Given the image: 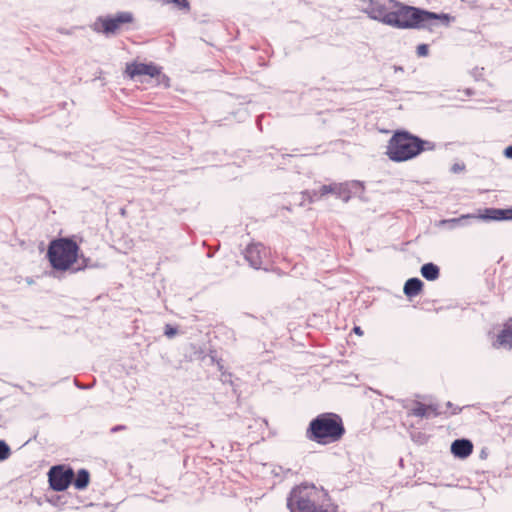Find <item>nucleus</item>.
Listing matches in <instances>:
<instances>
[{
  "label": "nucleus",
  "mask_w": 512,
  "mask_h": 512,
  "mask_svg": "<svg viewBox=\"0 0 512 512\" xmlns=\"http://www.w3.org/2000/svg\"><path fill=\"white\" fill-rule=\"evenodd\" d=\"M335 195L340 198L344 202H348L351 198V191L348 187V184L339 183V187L335 193Z\"/></svg>",
  "instance_id": "obj_19"
},
{
  "label": "nucleus",
  "mask_w": 512,
  "mask_h": 512,
  "mask_svg": "<svg viewBox=\"0 0 512 512\" xmlns=\"http://www.w3.org/2000/svg\"><path fill=\"white\" fill-rule=\"evenodd\" d=\"M90 480V474L86 469H80L77 472L76 478L74 479V486L76 489L83 490L85 489Z\"/></svg>",
  "instance_id": "obj_17"
},
{
  "label": "nucleus",
  "mask_w": 512,
  "mask_h": 512,
  "mask_svg": "<svg viewBox=\"0 0 512 512\" xmlns=\"http://www.w3.org/2000/svg\"><path fill=\"white\" fill-rule=\"evenodd\" d=\"M504 155H505L507 158L512 159V145L508 146V147L504 150Z\"/></svg>",
  "instance_id": "obj_27"
},
{
  "label": "nucleus",
  "mask_w": 512,
  "mask_h": 512,
  "mask_svg": "<svg viewBox=\"0 0 512 512\" xmlns=\"http://www.w3.org/2000/svg\"><path fill=\"white\" fill-rule=\"evenodd\" d=\"M416 52L419 57H426L429 53V47L427 44H420L417 46Z\"/></svg>",
  "instance_id": "obj_24"
},
{
  "label": "nucleus",
  "mask_w": 512,
  "mask_h": 512,
  "mask_svg": "<svg viewBox=\"0 0 512 512\" xmlns=\"http://www.w3.org/2000/svg\"><path fill=\"white\" fill-rule=\"evenodd\" d=\"M453 18L448 14H437L395 2L385 24L399 29H429L441 23L448 26Z\"/></svg>",
  "instance_id": "obj_1"
},
{
  "label": "nucleus",
  "mask_w": 512,
  "mask_h": 512,
  "mask_svg": "<svg viewBox=\"0 0 512 512\" xmlns=\"http://www.w3.org/2000/svg\"><path fill=\"white\" fill-rule=\"evenodd\" d=\"M85 267H87V264H84V265H82L81 267H78V268L76 269V271L81 270V269H84Z\"/></svg>",
  "instance_id": "obj_30"
},
{
  "label": "nucleus",
  "mask_w": 512,
  "mask_h": 512,
  "mask_svg": "<svg viewBox=\"0 0 512 512\" xmlns=\"http://www.w3.org/2000/svg\"><path fill=\"white\" fill-rule=\"evenodd\" d=\"M502 221L512 220V208H486L483 211L479 210L478 213L463 214L457 218L442 219L439 221L438 226L445 227L449 230L458 227H466L471 225L474 221Z\"/></svg>",
  "instance_id": "obj_6"
},
{
  "label": "nucleus",
  "mask_w": 512,
  "mask_h": 512,
  "mask_svg": "<svg viewBox=\"0 0 512 512\" xmlns=\"http://www.w3.org/2000/svg\"><path fill=\"white\" fill-rule=\"evenodd\" d=\"M125 74L131 79L144 75L152 78L159 74V66L153 62L140 63L134 61L126 64Z\"/></svg>",
  "instance_id": "obj_11"
},
{
  "label": "nucleus",
  "mask_w": 512,
  "mask_h": 512,
  "mask_svg": "<svg viewBox=\"0 0 512 512\" xmlns=\"http://www.w3.org/2000/svg\"><path fill=\"white\" fill-rule=\"evenodd\" d=\"M50 487L55 491H64L74 479V472L71 468L58 465L53 466L48 473Z\"/></svg>",
  "instance_id": "obj_10"
},
{
  "label": "nucleus",
  "mask_w": 512,
  "mask_h": 512,
  "mask_svg": "<svg viewBox=\"0 0 512 512\" xmlns=\"http://www.w3.org/2000/svg\"><path fill=\"white\" fill-rule=\"evenodd\" d=\"M322 196H320V189L319 190H307L303 192V198L307 199L309 203H312L318 199H320Z\"/></svg>",
  "instance_id": "obj_21"
},
{
  "label": "nucleus",
  "mask_w": 512,
  "mask_h": 512,
  "mask_svg": "<svg viewBox=\"0 0 512 512\" xmlns=\"http://www.w3.org/2000/svg\"><path fill=\"white\" fill-rule=\"evenodd\" d=\"M153 78L156 79L157 85L164 86L165 88L170 87V79L166 74L162 73V67L159 66V74L155 75Z\"/></svg>",
  "instance_id": "obj_20"
},
{
  "label": "nucleus",
  "mask_w": 512,
  "mask_h": 512,
  "mask_svg": "<svg viewBox=\"0 0 512 512\" xmlns=\"http://www.w3.org/2000/svg\"><path fill=\"white\" fill-rule=\"evenodd\" d=\"M362 10L372 19L386 23L387 18L395 7V0H359Z\"/></svg>",
  "instance_id": "obj_8"
},
{
  "label": "nucleus",
  "mask_w": 512,
  "mask_h": 512,
  "mask_svg": "<svg viewBox=\"0 0 512 512\" xmlns=\"http://www.w3.org/2000/svg\"><path fill=\"white\" fill-rule=\"evenodd\" d=\"M162 5L173 4L180 11L189 12L191 7L188 0H160Z\"/></svg>",
  "instance_id": "obj_18"
},
{
  "label": "nucleus",
  "mask_w": 512,
  "mask_h": 512,
  "mask_svg": "<svg viewBox=\"0 0 512 512\" xmlns=\"http://www.w3.org/2000/svg\"><path fill=\"white\" fill-rule=\"evenodd\" d=\"M133 16L129 12L118 13L115 17H99L93 25L96 32H102L105 35L116 33L122 24L130 23Z\"/></svg>",
  "instance_id": "obj_9"
},
{
  "label": "nucleus",
  "mask_w": 512,
  "mask_h": 512,
  "mask_svg": "<svg viewBox=\"0 0 512 512\" xmlns=\"http://www.w3.org/2000/svg\"><path fill=\"white\" fill-rule=\"evenodd\" d=\"M244 257L254 269L268 270L271 263V252L261 243H252L244 251Z\"/></svg>",
  "instance_id": "obj_7"
},
{
  "label": "nucleus",
  "mask_w": 512,
  "mask_h": 512,
  "mask_svg": "<svg viewBox=\"0 0 512 512\" xmlns=\"http://www.w3.org/2000/svg\"><path fill=\"white\" fill-rule=\"evenodd\" d=\"M423 288V282L419 278H410L404 285V294L409 297L417 296Z\"/></svg>",
  "instance_id": "obj_15"
},
{
  "label": "nucleus",
  "mask_w": 512,
  "mask_h": 512,
  "mask_svg": "<svg viewBox=\"0 0 512 512\" xmlns=\"http://www.w3.org/2000/svg\"><path fill=\"white\" fill-rule=\"evenodd\" d=\"M496 348L512 349V318H510L503 326V329L497 335L496 341L493 343Z\"/></svg>",
  "instance_id": "obj_12"
},
{
  "label": "nucleus",
  "mask_w": 512,
  "mask_h": 512,
  "mask_svg": "<svg viewBox=\"0 0 512 512\" xmlns=\"http://www.w3.org/2000/svg\"><path fill=\"white\" fill-rule=\"evenodd\" d=\"M404 408L409 409L408 414L413 415L420 418H428L430 416V412H433L434 415H437L436 409L433 408L432 405H425L421 402L415 401L413 403V407L409 408L408 405H403Z\"/></svg>",
  "instance_id": "obj_14"
},
{
  "label": "nucleus",
  "mask_w": 512,
  "mask_h": 512,
  "mask_svg": "<svg viewBox=\"0 0 512 512\" xmlns=\"http://www.w3.org/2000/svg\"><path fill=\"white\" fill-rule=\"evenodd\" d=\"M462 169H463V167H461L459 164H455V165L452 167V170H453L454 172L460 171V170H462Z\"/></svg>",
  "instance_id": "obj_28"
},
{
  "label": "nucleus",
  "mask_w": 512,
  "mask_h": 512,
  "mask_svg": "<svg viewBox=\"0 0 512 512\" xmlns=\"http://www.w3.org/2000/svg\"><path fill=\"white\" fill-rule=\"evenodd\" d=\"M451 452L458 458H467L473 452V444L468 439H456L452 442Z\"/></svg>",
  "instance_id": "obj_13"
},
{
  "label": "nucleus",
  "mask_w": 512,
  "mask_h": 512,
  "mask_svg": "<svg viewBox=\"0 0 512 512\" xmlns=\"http://www.w3.org/2000/svg\"><path fill=\"white\" fill-rule=\"evenodd\" d=\"M79 246L70 238H59L50 242L47 257L51 266L58 271H66L78 259Z\"/></svg>",
  "instance_id": "obj_5"
},
{
  "label": "nucleus",
  "mask_w": 512,
  "mask_h": 512,
  "mask_svg": "<svg viewBox=\"0 0 512 512\" xmlns=\"http://www.w3.org/2000/svg\"><path fill=\"white\" fill-rule=\"evenodd\" d=\"M126 426L125 425H116L114 427L111 428V433H116V432H119V431H123V430H126Z\"/></svg>",
  "instance_id": "obj_26"
},
{
  "label": "nucleus",
  "mask_w": 512,
  "mask_h": 512,
  "mask_svg": "<svg viewBox=\"0 0 512 512\" xmlns=\"http://www.w3.org/2000/svg\"><path fill=\"white\" fill-rule=\"evenodd\" d=\"M121 214H122V215H125V214H126L125 209H121Z\"/></svg>",
  "instance_id": "obj_31"
},
{
  "label": "nucleus",
  "mask_w": 512,
  "mask_h": 512,
  "mask_svg": "<svg viewBox=\"0 0 512 512\" xmlns=\"http://www.w3.org/2000/svg\"><path fill=\"white\" fill-rule=\"evenodd\" d=\"M177 330L176 328H173L169 325L166 326V330H165V335H167L168 337H172L176 334Z\"/></svg>",
  "instance_id": "obj_25"
},
{
  "label": "nucleus",
  "mask_w": 512,
  "mask_h": 512,
  "mask_svg": "<svg viewBox=\"0 0 512 512\" xmlns=\"http://www.w3.org/2000/svg\"><path fill=\"white\" fill-rule=\"evenodd\" d=\"M331 505L328 492L313 484L296 486L287 498L290 512H330Z\"/></svg>",
  "instance_id": "obj_2"
},
{
  "label": "nucleus",
  "mask_w": 512,
  "mask_h": 512,
  "mask_svg": "<svg viewBox=\"0 0 512 512\" xmlns=\"http://www.w3.org/2000/svg\"><path fill=\"white\" fill-rule=\"evenodd\" d=\"M353 330H354V332H355L356 334H358V335H362V334H363V331H362V330H361V328H360V327H358V326H355Z\"/></svg>",
  "instance_id": "obj_29"
},
{
  "label": "nucleus",
  "mask_w": 512,
  "mask_h": 512,
  "mask_svg": "<svg viewBox=\"0 0 512 512\" xmlns=\"http://www.w3.org/2000/svg\"><path fill=\"white\" fill-rule=\"evenodd\" d=\"M339 187V183H334L330 185H322L320 187V196H325L329 193L335 194Z\"/></svg>",
  "instance_id": "obj_23"
},
{
  "label": "nucleus",
  "mask_w": 512,
  "mask_h": 512,
  "mask_svg": "<svg viewBox=\"0 0 512 512\" xmlns=\"http://www.w3.org/2000/svg\"><path fill=\"white\" fill-rule=\"evenodd\" d=\"M425 149H432L430 142L407 131H397L388 141L386 155L394 162H404L415 158Z\"/></svg>",
  "instance_id": "obj_4"
},
{
  "label": "nucleus",
  "mask_w": 512,
  "mask_h": 512,
  "mask_svg": "<svg viewBox=\"0 0 512 512\" xmlns=\"http://www.w3.org/2000/svg\"><path fill=\"white\" fill-rule=\"evenodd\" d=\"M422 276L428 281L438 279L440 270L439 267L433 263H426L421 267Z\"/></svg>",
  "instance_id": "obj_16"
},
{
  "label": "nucleus",
  "mask_w": 512,
  "mask_h": 512,
  "mask_svg": "<svg viewBox=\"0 0 512 512\" xmlns=\"http://www.w3.org/2000/svg\"><path fill=\"white\" fill-rule=\"evenodd\" d=\"M345 434L342 418L335 413L315 417L306 430V438L321 445L339 441Z\"/></svg>",
  "instance_id": "obj_3"
},
{
  "label": "nucleus",
  "mask_w": 512,
  "mask_h": 512,
  "mask_svg": "<svg viewBox=\"0 0 512 512\" xmlns=\"http://www.w3.org/2000/svg\"><path fill=\"white\" fill-rule=\"evenodd\" d=\"M11 454L10 447L4 440H0V461L8 459Z\"/></svg>",
  "instance_id": "obj_22"
}]
</instances>
